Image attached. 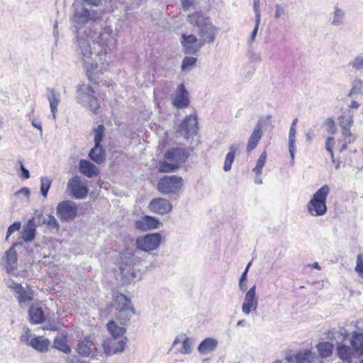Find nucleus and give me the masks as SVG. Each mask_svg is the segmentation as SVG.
<instances>
[{
  "mask_svg": "<svg viewBox=\"0 0 363 363\" xmlns=\"http://www.w3.org/2000/svg\"><path fill=\"white\" fill-rule=\"evenodd\" d=\"M74 14L71 18L77 29L76 52L84 68L91 74L103 73L106 69L108 52L116 47V40L112 35V29L104 28L99 34L85 29L79 30L93 20V11L86 9L81 2L73 3Z\"/></svg>",
  "mask_w": 363,
  "mask_h": 363,
  "instance_id": "1",
  "label": "nucleus"
},
{
  "mask_svg": "<svg viewBox=\"0 0 363 363\" xmlns=\"http://www.w3.org/2000/svg\"><path fill=\"white\" fill-rule=\"evenodd\" d=\"M127 324L109 320L106 324L109 337L104 340L102 347L106 356L121 354L124 352L128 342L125 335Z\"/></svg>",
  "mask_w": 363,
  "mask_h": 363,
  "instance_id": "2",
  "label": "nucleus"
},
{
  "mask_svg": "<svg viewBox=\"0 0 363 363\" xmlns=\"http://www.w3.org/2000/svg\"><path fill=\"white\" fill-rule=\"evenodd\" d=\"M188 155L184 148H172L166 152L164 160L158 163L157 168L160 172H174L185 162Z\"/></svg>",
  "mask_w": 363,
  "mask_h": 363,
  "instance_id": "3",
  "label": "nucleus"
},
{
  "mask_svg": "<svg viewBox=\"0 0 363 363\" xmlns=\"http://www.w3.org/2000/svg\"><path fill=\"white\" fill-rule=\"evenodd\" d=\"M330 186H322L313 195L306 205L308 213L312 216H322L327 212L326 199L330 193Z\"/></svg>",
  "mask_w": 363,
  "mask_h": 363,
  "instance_id": "4",
  "label": "nucleus"
},
{
  "mask_svg": "<svg viewBox=\"0 0 363 363\" xmlns=\"http://www.w3.org/2000/svg\"><path fill=\"white\" fill-rule=\"evenodd\" d=\"M116 310L118 311L114 318L116 323L127 324L132 315L135 313L134 308L130 305V299L122 294H115L113 296Z\"/></svg>",
  "mask_w": 363,
  "mask_h": 363,
  "instance_id": "5",
  "label": "nucleus"
},
{
  "mask_svg": "<svg viewBox=\"0 0 363 363\" xmlns=\"http://www.w3.org/2000/svg\"><path fill=\"white\" fill-rule=\"evenodd\" d=\"M122 262L120 267L122 279L125 283H131L140 279V273L135 266L139 262L138 257L128 253L121 257Z\"/></svg>",
  "mask_w": 363,
  "mask_h": 363,
  "instance_id": "6",
  "label": "nucleus"
},
{
  "mask_svg": "<svg viewBox=\"0 0 363 363\" xmlns=\"http://www.w3.org/2000/svg\"><path fill=\"white\" fill-rule=\"evenodd\" d=\"M182 186V177L176 175L164 176L157 183V190L163 195L179 193Z\"/></svg>",
  "mask_w": 363,
  "mask_h": 363,
  "instance_id": "7",
  "label": "nucleus"
},
{
  "mask_svg": "<svg viewBox=\"0 0 363 363\" xmlns=\"http://www.w3.org/2000/svg\"><path fill=\"white\" fill-rule=\"evenodd\" d=\"M77 205L72 201H61L56 208V214L62 222L74 220L77 218Z\"/></svg>",
  "mask_w": 363,
  "mask_h": 363,
  "instance_id": "8",
  "label": "nucleus"
},
{
  "mask_svg": "<svg viewBox=\"0 0 363 363\" xmlns=\"http://www.w3.org/2000/svg\"><path fill=\"white\" fill-rule=\"evenodd\" d=\"M162 242V235L158 233H148L144 236L138 237L136 240L137 248L150 252L157 250Z\"/></svg>",
  "mask_w": 363,
  "mask_h": 363,
  "instance_id": "9",
  "label": "nucleus"
},
{
  "mask_svg": "<svg viewBox=\"0 0 363 363\" xmlns=\"http://www.w3.org/2000/svg\"><path fill=\"white\" fill-rule=\"evenodd\" d=\"M7 286L15 293V297L21 307L27 306L33 300V294L30 289L24 288L21 284L13 281H9Z\"/></svg>",
  "mask_w": 363,
  "mask_h": 363,
  "instance_id": "10",
  "label": "nucleus"
},
{
  "mask_svg": "<svg viewBox=\"0 0 363 363\" xmlns=\"http://www.w3.org/2000/svg\"><path fill=\"white\" fill-rule=\"evenodd\" d=\"M67 189L77 199H84L89 192L86 182L82 181L78 176L73 177L68 180Z\"/></svg>",
  "mask_w": 363,
  "mask_h": 363,
  "instance_id": "11",
  "label": "nucleus"
},
{
  "mask_svg": "<svg viewBox=\"0 0 363 363\" xmlns=\"http://www.w3.org/2000/svg\"><path fill=\"white\" fill-rule=\"evenodd\" d=\"M198 122L195 116H186L179 125L177 133L179 135L189 138L197 134Z\"/></svg>",
  "mask_w": 363,
  "mask_h": 363,
  "instance_id": "12",
  "label": "nucleus"
},
{
  "mask_svg": "<svg viewBox=\"0 0 363 363\" xmlns=\"http://www.w3.org/2000/svg\"><path fill=\"white\" fill-rule=\"evenodd\" d=\"M258 307V298L256 296V285H253L246 293L241 309L243 314L248 315Z\"/></svg>",
  "mask_w": 363,
  "mask_h": 363,
  "instance_id": "13",
  "label": "nucleus"
},
{
  "mask_svg": "<svg viewBox=\"0 0 363 363\" xmlns=\"http://www.w3.org/2000/svg\"><path fill=\"white\" fill-rule=\"evenodd\" d=\"M181 43L186 54L194 55L199 51L203 45L201 41L194 35L183 34Z\"/></svg>",
  "mask_w": 363,
  "mask_h": 363,
  "instance_id": "14",
  "label": "nucleus"
},
{
  "mask_svg": "<svg viewBox=\"0 0 363 363\" xmlns=\"http://www.w3.org/2000/svg\"><path fill=\"white\" fill-rule=\"evenodd\" d=\"M293 363H325L310 349H302L294 356Z\"/></svg>",
  "mask_w": 363,
  "mask_h": 363,
  "instance_id": "15",
  "label": "nucleus"
},
{
  "mask_svg": "<svg viewBox=\"0 0 363 363\" xmlns=\"http://www.w3.org/2000/svg\"><path fill=\"white\" fill-rule=\"evenodd\" d=\"M149 208L151 212L159 215H164L171 212L172 209V203L164 198H157L152 199Z\"/></svg>",
  "mask_w": 363,
  "mask_h": 363,
  "instance_id": "16",
  "label": "nucleus"
},
{
  "mask_svg": "<svg viewBox=\"0 0 363 363\" xmlns=\"http://www.w3.org/2000/svg\"><path fill=\"white\" fill-rule=\"evenodd\" d=\"M218 30L219 28L213 25L211 22L206 24L205 26L199 29V32L201 43L203 45L205 43L211 44L213 43Z\"/></svg>",
  "mask_w": 363,
  "mask_h": 363,
  "instance_id": "17",
  "label": "nucleus"
},
{
  "mask_svg": "<svg viewBox=\"0 0 363 363\" xmlns=\"http://www.w3.org/2000/svg\"><path fill=\"white\" fill-rule=\"evenodd\" d=\"M94 91L89 84H82L77 88L76 100L82 106H86L88 101L94 96Z\"/></svg>",
  "mask_w": 363,
  "mask_h": 363,
  "instance_id": "18",
  "label": "nucleus"
},
{
  "mask_svg": "<svg viewBox=\"0 0 363 363\" xmlns=\"http://www.w3.org/2000/svg\"><path fill=\"white\" fill-rule=\"evenodd\" d=\"M96 348V344L90 337H85L77 344L76 351L82 357H89Z\"/></svg>",
  "mask_w": 363,
  "mask_h": 363,
  "instance_id": "19",
  "label": "nucleus"
},
{
  "mask_svg": "<svg viewBox=\"0 0 363 363\" xmlns=\"http://www.w3.org/2000/svg\"><path fill=\"white\" fill-rule=\"evenodd\" d=\"M159 220L150 216H144L135 220V228L138 230L146 231L158 228Z\"/></svg>",
  "mask_w": 363,
  "mask_h": 363,
  "instance_id": "20",
  "label": "nucleus"
},
{
  "mask_svg": "<svg viewBox=\"0 0 363 363\" xmlns=\"http://www.w3.org/2000/svg\"><path fill=\"white\" fill-rule=\"evenodd\" d=\"M172 104L177 108H185L189 105L188 92L184 84L178 86Z\"/></svg>",
  "mask_w": 363,
  "mask_h": 363,
  "instance_id": "21",
  "label": "nucleus"
},
{
  "mask_svg": "<svg viewBox=\"0 0 363 363\" xmlns=\"http://www.w3.org/2000/svg\"><path fill=\"white\" fill-rule=\"evenodd\" d=\"M47 91V99L49 101L50 108L52 113V118L55 120L58 111L57 106L60 102L61 96L59 92H57L52 88H48Z\"/></svg>",
  "mask_w": 363,
  "mask_h": 363,
  "instance_id": "22",
  "label": "nucleus"
},
{
  "mask_svg": "<svg viewBox=\"0 0 363 363\" xmlns=\"http://www.w3.org/2000/svg\"><path fill=\"white\" fill-rule=\"evenodd\" d=\"M262 135V124L260 122H257L247 141L246 147L247 152H250L257 147Z\"/></svg>",
  "mask_w": 363,
  "mask_h": 363,
  "instance_id": "23",
  "label": "nucleus"
},
{
  "mask_svg": "<svg viewBox=\"0 0 363 363\" xmlns=\"http://www.w3.org/2000/svg\"><path fill=\"white\" fill-rule=\"evenodd\" d=\"M218 345V341L216 338L208 337L201 342L197 350L201 355H208L217 348Z\"/></svg>",
  "mask_w": 363,
  "mask_h": 363,
  "instance_id": "24",
  "label": "nucleus"
},
{
  "mask_svg": "<svg viewBox=\"0 0 363 363\" xmlns=\"http://www.w3.org/2000/svg\"><path fill=\"white\" fill-rule=\"evenodd\" d=\"M179 342H182V347L179 350V352L182 354H191L192 352L194 340L191 337H186L184 334H182L174 339L172 346H175Z\"/></svg>",
  "mask_w": 363,
  "mask_h": 363,
  "instance_id": "25",
  "label": "nucleus"
},
{
  "mask_svg": "<svg viewBox=\"0 0 363 363\" xmlns=\"http://www.w3.org/2000/svg\"><path fill=\"white\" fill-rule=\"evenodd\" d=\"M79 172L88 178L94 177L99 174L97 167L86 160H81L79 163Z\"/></svg>",
  "mask_w": 363,
  "mask_h": 363,
  "instance_id": "26",
  "label": "nucleus"
},
{
  "mask_svg": "<svg viewBox=\"0 0 363 363\" xmlns=\"http://www.w3.org/2000/svg\"><path fill=\"white\" fill-rule=\"evenodd\" d=\"M240 149V144L238 143H232L229 147V152L225 156L223 170L229 172L231 169L232 164L235 160L236 154H238Z\"/></svg>",
  "mask_w": 363,
  "mask_h": 363,
  "instance_id": "27",
  "label": "nucleus"
},
{
  "mask_svg": "<svg viewBox=\"0 0 363 363\" xmlns=\"http://www.w3.org/2000/svg\"><path fill=\"white\" fill-rule=\"evenodd\" d=\"M298 121L297 118H294L292 121L289 133V150L291 156V164H294V156H295V151H296V147H295V142H296V125Z\"/></svg>",
  "mask_w": 363,
  "mask_h": 363,
  "instance_id": "28",
  "label": "nucleus"
},
{
  "mask_svg": "<svg viewBox=\"0 0 363 363\" xmlns=\"http://www.w3.org/2000/svg\"><path fill=\"white\" fill-rule=\"evenodd\" d=\"M30 320L33 324H39L44 321L45 315L41 307L32 304L28 310Z\"/></svg>",
  "mask_w": 363,
  "mask_h": 363,
  "instance_id": "29",
  "label": "nucleus"
},
{
  "mask_svg": "<svg viewBox=\"0 0 363 363\" xmlns=\"http://www.w3.org/2000/svg\"><path fill=\"white\" fill-rule=\"evenodd\" d=\"M337 354L341 359L348 362H351L352 359L357 356L353 347H350L345 345H338Z\"/></svg>",
  "mask_w": 363,
  "mask_h": 363,
  "instance_id": "30",
  "label": "nucleus"
},
{
  "mask_svg": "<svg viewBox=\"0 0 363 363\" xmlns=\"http://www.w3.org/2000/svg\"><path fill=\"white\" fill-rule=\"evenodd\" d=\"M187 20L189 23L198 27L199 29L205 26L206 24L211 22L208 17L205 16L199 12H195L191 15H189Z\"/></svg>",
  "mask_w": 363,
  "mask_h": 363,
  "instance_id": "31",
  "label": "nucleus"
},
{
  "mask_svg": "<svg viewBox=\"0 0 363 363\" xmlns=\"http://www.w3.org/2000/svg\"><path fill=\"white\" fill-rule=\"evenodd\" d=\"M17 245L16 243L13 244L11 247L6 252L5 259L6 262V269L8 272L13 270L16 267L17 261V253L14 247Z\"/></svg>",
  "mask_w": 363,
  "mask_h": 363,
  "instance_id": "32",
  "label": "nucleus"
},
{
  "mask_svg": "<svg viewBox=\"0 0 363 363\" xmlns=\"http://www.w3.org/2000/svg\"><path fill=\"white\" fill-rule=\"evenodd\" d=\"M89 156L96 164H101L105 160V150L101 145H94L90 150Z\"/></svg>",
  "mask_w": 363,
  "mask_h": 363,
  "instance_id": "33",
  "label": "nucleus"
},
{
  "mask_svg": "<svg viewBox=\"0 0 363 363\" xmlns=\"http://www.w3.org/2000/svg\"><path fill=\"white\" fill-rule=\"evenodd\" d=\"M315 348L319 354L318 357L322 359L332 355L334 346L329 342H323L317 344Z\"/></svg>",
  "mask_w": 363,
  "mask_h": 363,
  "instance_id": "34",
  "label": "nucleus"
},
{
  "mask_svg": "<svg viewBox=\"0 0 363 363\" xmlns=\"http://www.w3.org/2000/svg\"><path fill=\"white\" fill-rule=\"evenodd\" d=\"M352 347H354L357 356L363 354V334L362 333L354 332L350 340Z\"/></svg>",
  "mask_w": 363,
  "mask_h": 363,
  "instance_id": "35",
  "label": "nucleus"
},
{
  "mask_svg": "<svg viewBox=\"0 0 363 363\" xmlns=\"http://www.w3.org/2000/svg\"><path fill=\"white\" fill-rule=\"evenodd\" d=\"M337 120L341 128V133L348 134L349 131H350L351 127L353 125L352 116L350 114H342L338 117Z\"/></svg>",
  "mask_w": 363,
  "mask_h": 363,
  "instance_id": "36",
  "label": "nucleus"
},
{
  "mask_svg": "<svg viewBox=\"0 0 363 363\" xmlns=\"http://www.w3.org/2000/svg\"><path fill=\"white\" fill-rule=\"evenodd\" d=\"M49 345L50 341L42 336L35 337L32 339L29 342L30 346L41 352L46 351Z\"/></svg>",
  "mask_w": 363,
  "mask_h": 363,
  "instance_id": "37",
  "label": "nucleus"
},
{
  "mask_svg": "<svg viewBox=\"0 0 363 363\" xmlns=\"http://www.w3.org/2000/svg\"><path fill=\"white\" fill-rule=\"evenodd\" d=\"M35 226L33 220H29L22 231V239L27 242H32L35 238Z\"/></svg>",
  "mask_w": 363,
  "mask_h": 363,
  "instance_id": "38",
  "label": "nucleus"
},
{
  "mask_svg": "<svg viewBox=\"0 0 363 363\" xmlns=\"http://www.w3.org/2000/svg\"><path fill=\"white\" fill-rule=\"evenodd\" d=\"M43 224L47 226L49 232L52 234H57L60 231V223L57 218L52 215H48L43 220Z\"/></svg>",
  "mask_w": 363,
  "mask_h": 363,
  "instance_id": "39",
  "label": "nucleus"
},
{
  "mask_svg": "<svg viewBox=\"0 0 363 363\" xmlns=\"http://www.w3.org/2000/svg\"><path fill=\"white\" fill-rule=\"evenodd\" d=\"M345 16L344 11L337 6H334L333 11L330 14V23L333 26H339L343 23Z\"/></svg>",
  "mask_w": 363,
  "mask_h": 363,
  "instance_id": "40",
  "label": "nucleus"
},
{
  "mask_svg": "<svg viewBox=\"0 0 363 363\" xmlns=\"http://www.w3.org/2000/svg\"><path fill=\"white\" fill-rule=\"evenodd\" d=\"M54 345L57 350H60L65 354H69L71 352V349L67 343L65 336L62 335L57 337L54 340Z\"/></svg>",
  "mask_w": 363,
  "mask_h": 363,
  "instance_id": "41",
  "label": "nucleus"
},
{
  "mask_svg": "<svg viewBox=\"0 0 363 363\" xmlns=\"http://www.w3.org/2000/svg\"><path fill=\"white\" fill-rule=\"evenodd\" d=\"M267 160V153L263 152L259 157L256 166L253 168L252 171L256 174L257 176H260L262 174V168L265 164Z\"/></svg>",
  "mask_w": 363,
  "mask_h": 363,
  "instance_id": "42",
  "label": "nucleus"
},
{
  "mask_svg": "<svg viewBox=\"0 0 363 363\" xmlns=\"http://www.w3.org/2000/svg\"><path fill=\"white\" fill-rule=\"evenodd\" d=\"M105 128L103 125H99L94 129V145H101L104 136Z\"/></svg>",
  "mask_w": 363,
  "mask_h": 363,
  "instance_id": "43",
  "label": "nucleus"
},
{
  "mask_svg": "<svg viewBox=\"0 0 363 363\" xmlns=\"http://www.w3.org/2000/svg\"><path fill=\"white\" fill-rule=\"evenodd\" d=\"M40 192L43 197H47L48 191L50 188L52 181L48 177H43L40 179Z\"/></svg>",
  "mask_w": 363,
  "mask_h": 363,
  "instance_id": "44",
  "label": "nucleus"
},
{
  "mask_svg": "<svg viewBox=\"0 0 363 363\" xmlns=\"http://www.w3.org/2000/svg\"><path fill=\"white\" fill-rule=\"evenodd\" d=\"M196 58L194 57H185L182 62V69L183 71L187 70L193 67L196 64Z\"/></svg>",
  "mask_w": 363,
  "mask_h": 363,
  "instance_id": "45",
  "label": "nucleus"
},
{
  "mask_svg": "<svg viewBox=\"0 0 363 363\" xmlns=\"http://www.w3.org/2000/svg\"><path fill=\"white\" fill-rule=\"evenodd\" d=\"M335 141L333 137H329L327 138L325 142V150L330 153L332 162H335L334 153L333 151V147L334 146Z\"/></svg>",
  "mask_w": 363,
  "mask_h": 363,
  "instance_id": "46",
  "label": "nucleus"
},
{
  "mask_svg": "<svg viewBox=\"0 0 363 363\" xmlns=\"http://www.w3.org/2000/svg\"><path fill=\"white\" fill-rule=\"evenodd\" d=\"M357 70L363 69V57L357 56L348 65Z\"/></svg>",
  "mask_w": 363,
  "mask_h": 363,
  "instance_id": "47",
  "label": "nucleus"
},
{
  "mask_svg": "<svg viewBox=\"0 0 363 363\" xmlns=\"http://www.w3.org/2000/svg\"><path fill=\"white\" fill-rule=\"evenodd\" d=\"M86 108H88L94 113H96L99 108L97 99L94 96L86 104Z\"/></svg>",
  "mask_w": 363,
  "mask_h": 363,
  "instance_id": "48",
  "label": "nucleus"
},
{
  "mask_svg": "<svg viewBox=\"0 0 363 363\" xmlns=\"http://www.w3.org/2000/svg\"><path fill=\"white\" fill-rule=\"evenodd\" d=\"M260 23H261V20H255V27L250 34V38H248L247 40V44L248 45H252L254 41L255 40V38H256V36H257V32H258V29H259V25H260Z\"/></svg>",
  "mask_w": 363,
  "mask_h": 363,
  "instance_id": "49",
  "label": "nucleus"
},
{
  "mask_svg": "<svg viewBox=\"0 0 363 363\" xmlns=\"http://www.w3.org/2000/svg\"><path fill=\"white\" fill-rule=\"evenodd\" d=\"M355 271L363 279V257L361 255L357 257Z\"/></svg>",
  "mask_w": 363,
  "mask_h": 363,
  "instance_id": "50",
  "label": "nucleus"
},
{
  "mask_svg": "<svg viewBox=\"0 0 363 363\" xmlns=\"http://www.w3.org/2000/svg\"><path fill=\"white\" fill-rule=\"evenodd\" d=\"M325 125L326 126L327 131L330 134H334L336 132V127L333 119L328 118L325 121Z\"/></svg>",
  "mask_w": 363,
  "mask_h": 363,
  "instance_id": "51",
  "label": "nucleus"
},
{
  "mask_svg": "<svg viewBox=\"0 0 363 363\" xmlns=\"http://www.w3.org/2000/svg\"><path fill=\"white\" fill-rule=\"evenodd\" d=\"M21 226V223L20 222H15L12 225H11L7 230L6 240H8L9 237L11 235H12L14 232L19 230Z\"/></svg>",
  "mask_w": 363,
  "mask_h": 363,
  "instance_id": "52",
  "label": "nucleus"
},
{
  "mask_svg": "<svg viewBox=\"0 0 363 363\" xmlns=\"http://www.w3.org/2000/svg\"><path fill=\"white\" fill-rule=\"evenodd\" d=\"M285 7L280 5H275V13H274V18L278 20L281 18L285 14Z\"/></svg>",
  "mask_w": 363,
  "mask_h": 363,
  "instance_id": "53",
  "label": "nucleus"
},
{
  "mask_svg": "<svg viewBox=\"0 0 363 363\" xmlns=\"http://www.w3.org/2000/svg\"><path fill=\"white\" fill-rule=\"evenodd\" d=\"M253 10L255 14V20H261V13L259 9V0H254Z\"/></svg>",
  "mask_w": 363,
  "mask_h": 363,
  "instance_id": "54",
  "label": "nucleus"
},
{
  "mask_svg": "<svg viewBox=\"0 0 363 363\" xmlns=\"http://www.w3.org/2000/svg\"><path fill=\"white\" fill-rule=\"evenodd\" d=\"M196 3V0H182V5L184 10H187L191 6H194Z\"/></svg>",
  "mask_w": 363,
  "mask_h": 363,
  "instance_id": "55",
  "label": "nucleus"
},
{
  "mask_svg": "<svg viewBox=\"0 0 363 363\" xmlns=\"http://www.w3.org/2000/svg\"><path fill=\"white\" fill-rule=\"evenodd\" d=\"M345 138V143H352L354 141L355 137L352 135L351 131H349L348 134H342Z\"/></svg>",
  "mask_w": 363,
  "mask_h": 363,
  "instance_id": "56",
  "label": "nucleus"
},
{
  "mask_svg": "<svg viewBox=\"0 0 363 363\" xmlns=\"http://www.w3.org/2000/svg\"><path fill=\"white\" fill-rule=\"evenodd\" d=\"M362 86L361 81H357L353 88L350 91V94H355L359 92L360 87Z\"/></svg>",
  "mask_w": 363,
  "mask_h": 363,
  "instance_id": "57",
  "label": "nucleus"
},
{
  "mask_svg": "<svg viewBox=\"0 0 363 363\" xmlns=\"http://www.w3.org/2000/svg\"><path fill=\"white\" fill-rule=\"evenodd\" d=\"M20 338L23 342H28L30 338V330L28 328H26Z\"/></svg>",
  "mask_w": 363,
  "mask_h": 363,
  "instance_id": "58",
  "label": "nucleus"
},
{
  "mask_svg": "<svg viewBox=\"0 0 363 363\" xmlns=\"http://www.w3.org/2000/svg\"><path fill=\"white\" fill-rule=\"evenodd\" d=\"M15 194L16 195L22 194L25 197H28L30 195V190L28 188L23 187L21 189H20L19 191H16Z\"/></svg>",
  "mask_w": 363,
  "mask_h": 363,
  "instance_id": "59",
  "label": "nucleus"
},
{
  "mask_svg": "<svg viewBox=\"0 0 363 363\" xmlns=\"http://www.w3.org/2000/svg\"><path fill=\"white\" fill-rule=\"evenodd\" d=\"M21 169L22 171L23 177L25 179H28L30 177L29 171L22 164L21 165Z\"/></svg>",
  "mask_w": 363,
  "mask_h": 363,
  "instance_id": "60",
  "label": "nucleus"
},
{
  "mask_svg": "<svg viewBox=\"0 0 363 363\" xmlns=\"http://www.w3.org/2000/svg\"><path fill=\"white\" fill-rule=\"evenodd\" d=\"M238 286H239V289L240 291H245L247 290L246 281H242L241 280H240Z\"/></svg>",
  "mask_w": 363,
  "mask_h": 363,
  "instance_id": "61",
  "label": "nucleus"
},
{
  "mask_svg": "<svg viewBox=\"0 0 363 363\" xmlns=\"http://www.w3.org/2000/svg\"><path fill=\"white\" fill-rule=\"evenodd\" d=\"M31 123L34 127L37 128L40 132L43 131V127L40 121L33 120Z\"/></svg>",
  "mask_w": 363,
  "mask_h": 363,
  "instance_id": "62",
  "label": "nucleus"
},
{
  "mask_svg": "<svg viewBox=\"0 0 363 363\" xmlns=\"http://www.w3.org/2000/svg\"><path fill=\"white\" fill-rule=\"evenodd\" d=\"M252 59L254 61H261V55H260V53H254L252 55Z\"/></svg>",
  "mask_w": 363,
  "mask_h": 363,
  "instance_id": "63",
  "label": "nucleus"
},
{
  "mask_svg": "<svg viewBox=\"0 0 363 363\" xmlns=\"http://www.w3.org/2000/svg\"><path fill=\"white\" fill-rule=\"evenodd\" d=\"M359 106V104L356 101H352L350 105L351 108H357Z\"/></svg>",
  "mask_w": 363,
  "mask_h": 363,
  "instance_id": "64",
  "label": "nucleus"
}]
</instances>
